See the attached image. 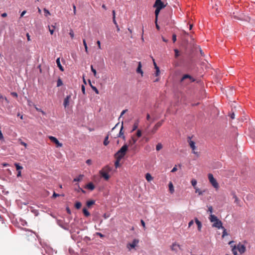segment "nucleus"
Instances as JSON below:
<instances>
[{"label": "nucleus", "mask_w": 255, "mask_h": 255, "mask_svg": "<svg viewBox=\"0 0 255 255\" xmlns=\"http://www.w3.org/2000/svg\"><path fill=\"white\" fill-rule=\"evenodd\" d=\"M213 223H214V224H213V227H216L218 229L224 228V227L222 226V222L220 220H219V219L217 220V221H215Z\"/></svg>", "instance_id": "9b49d317"}, {"label": "nucleus", "mask_w": 255, "mask_h": 255, "mask_svg": "<svg viewBox=\"0 0 255 255\" xmlns=\"http://www.w3.org/2000/svg\"><path fill=\"white\" fill-rule=\"evenodd\" d=\"M194 224V221L193 220H191L189 222V223H188V228H190V227H191V226H192Z\"/></svg>", "instance_id": "de8ad7c7"}, {"label": "nucleus", "mask_w": 255, "mask_h": 255, "mask_svg": "<svg viewBox=\"0 0 255 255\" xmlns=\"http://www.w3.org/2000/svg\"><path fill=\"white\" fill-rule=\"evenodd\" d=\"M3 139H4V137H3V134H2L1 130H0V140H3Z\"/></svg>", "instance_id": "6e6d98bb"}, {"label": "nucleus", "mask_w": 255, "mask_h": 255, "mask_svg": "<svg viewBox=\"0 0 255 255\" xmlns=\"http://www.w3.org/2000/svg\"><path fill=\"white\" fill-rule=\"evenodd\" d=\"M172 40L173 42H175L176 41V35L175 34L172 35Z\"/></svg>", "instance_id": "a18cd8bd"}, {"label": "nucleus", "mask_w": 255, "mask_h": 255, "mask_svg": "<svg viewBox=\"0 0 255 255\" xmlns=\"http://www.w3.org/2000/svg\"><path fill=\"white\" fill-rule=\"evenodd\" d=\"M127 111H128V110H123V111L122 112L121 114L120 117H121L122 116H123V115H124V114H125L127 112Z\"/></svg>", "instance_id": "052dcab7"}, {"label": "nucleus", "mask_w": 255, "mask_h": 255, "mask_svg": "<svg viewBox=\"0 0 255 255\" xmlns=\"http://www.w3.org/2000/svg\"><path fill=\"white\" fill-rule=\"evenodd\" d=\"M48 28L50 34L52 35L53 34L54 31L55 29V26L54 25L49 26L48 25Z\"/></svg>", "instance_id": "412c9836"}, {"label": "nucleus", "mask_w": 255, "mask_h": 255, "mask_svg": "<svg viewBox=\"0 0 255 255\" xmlns=\"http://www.w3.org/2000/svg\"><path fill=\"white\" fill-rule=\"evenodd\" d=\"M237 250L241 254H242L246 251V247L244 245H242L241 244H239L237 246H235L232 249V252L234 255H238Z\"/></svg>", "instance_id": "7ed1b4c3"}, {"label": "nucleus", "mask_w": 255, "mask_h": 255, "mask_svg": "<svg viewBox=\"0 0 255 255\" xmlns=\"http://www.w3.org/2000/svg\"><path fill=\"white\" fill-rule=\"evenodd\" d=\"M128 148V145L126 144H124L115 154V157L116 159H122L126 155Z\"/></svg>", "instance_id": "f257e3e1"}, {"label": "nucleus", "mask_w": 255, "mask_h": 255, "mask_svg": "<svg viewBox=\"0 0 255 255\" xmlns=\"http://www.w3.org/2000/svg\"><path fill=\"white\" fill-rule=\"evenodd\" d=\"M208 211L211 214H212V213H213V207H212V206H208Z\"/></svg>", "instance_id": "58836bf2"}, {"label": "nucleus", "mask_w": 255, "mask_h": 255, "mask_svg": "<svg viewBox=\"0 0 255 255\" xmlns=\"http://www.w3.org/2000/svg\"><path fill=\"white\" fill-rule=\"evenodd\" d=\"M89 83H90V85L92 88V89L95 92V93L97 94H99V91L97 89V88L95 86H93L92 85L91 83V82L90 81H89Z\"/></svg>", "instance_id": "7c9ffc66"}, {"label": "nucleus", "mask_w": 255, "mask_h": 255, "mask_svg": "<svg viewBox=\"0 0 255 255\" xmlns=\"http://www.w3.org/2000/svg\"><path fill=\"white\" fill-rule=\"evenodd\" d=\"M177 170V169L176 168V166L175 165L173 168L171 170V172H175V171H176Z\"/></svg>", "instance_id": "bf43d9fd"}, {"label": "nucleus", "mask_w": 255, "mask_h": 255, "mask_svg": "<svg viewBox=\"0 0 255 255\" xmlns=\"http://www.w3.org/2000/svg\"><path fill=\"white\" fill-rule=\"evenodd\" d=\"M96 235L99 236L101 238H103L104 237V235L101 233L97 232L96 233Z\"/></svg>", "instance_id": "49530a36"}, {"label": "nucleus", "mask_w": 255, "mask_h": 255, "mask_svg": "<svg viewBox=\"0 0 255 255\" xmlns=\"http://www.w3.org/2000/svg\"><path fill=\"white\" fill-rule=\"evenodd\" d=\"M141 63L139 62L138 63V67L136 69V72L138 73H140L141 76H143V71L141 70Z\"/></svg>", "instance_id": "dca6fc26"}, {"label": "nucleus", "mask_w": 255, "mask_h": 255, "mask_svg": "<svg viewBox=\"0 0 255 255\" xmlns=\"http://www.w3.org/2000/svg\"><path fill=\"white\" fill-rule=\"evenodd\" d=\"M162 148V145L160 143H158L156 146V149L157 151L160 150Z\"/></svg>", "instance_id": "72a5a7b5"}, {"label": "nucleus", "mask_w": 255, "mask_h": 255, "mask_svg": "<svg viewBox=\"0 0 255 255\" xmlns=\"http://www.w3.org/2000/svg\"><path fill=\"white\" fill-rule=\"evenodd\" d=\"M86 162L87 164L91 165L92 164V160L91 159H87Z\"/></svg>", "instance_id": "864d4df0"}, {"label": "nucleus", "mask_w": 255, "mask_h": 255, "mask_svg": "<svg viewBox=\"0 0 255 255\" xmlns=\"http://www.w3.org/2000/svg\"><path fill=\"white\" fill-rule=\"evenodd\" d=\"M109 135H107L105 138V139H104V142H103V144L106 146L109 143Z\"/></svg>", "instance_id": "a878e982"}, {"label": "nucleus", "mask_w": 255, "mask_h": 255, "mask_svg": "<svg viewBox=\"0 0 255 255\" xmlns=\"http://www.w3.org/2000/svg\"><path fill=\"white\" fill-rule=\"evenodd\" d=\"M186 79H189L190 82L195 81V79L193 78L192 76L188 74H185L181 78V82H183L184 80Z\"/></svg>", "instance_id": "ddd939ff"}, {"label": "nucleus", "mask_w": 255, "mask_h": 255, "mask_svg": "<svg viewBox=\"0 0 255 255\" xmlns=\"http://www.w3.org/2000/svg\"><path fill=\"white\" fill-rule=\"evenodd\" d=\"M121 159H117L116 161L115 162V165L116 168H117L119 165V162Z\"/></svg>", "instance_id": "79ce46f5"}, {"label": "nucleus", "mask_w": 255, "mask_h": 255, "mask_svg": "<svg viewBox=\"0 0 255 255\" xmlns=\"http://www.w3.org/2000/svg\"><path fill=\"white\" fill-rule=\"evenodd\" d=\"M141 223L142 226L143 227V228H145V223L143 221V220H141Z\"/></svg>", "instance_id": "e2e57ef3"}, {"label": "nucleus", "mask_w": 255, "mask_h": 255, "mask_svg": "<svg viewBox=\"0 0 255 255\" xmlns=\"http://www.w3.org/2000/svg\"><path fill=\"white\" fill-rule=\"evenodd\" d=\"M145 178L147 181H150L151 180H152V177L149 173H146L145 174Z\"/></svg>", "instance_id": "b1692460"}, {"label": "nucleus", "mask_w": 255, "mask_h": 255, "mask_svg": "<svg viewBox=\"0 0 255 255\" xmlns=\"http://www.w3.org/2000/svg\"><path fill=\"white\" fill-rule=\"evenodd\" d=\"M83 45H84V47L87 46V43H86V40L85 39H84L83 40Z\"/></svg>", "instance_id": "0e129e2a"}, {"label": "nucleus", "mask_w": 255, "mask_h": 255, "mask_svg": "<svg viewBox=\"0 0 255 255\" xmlns=\"http://www.w3.org/2000/svg\"><path fill=\"white\" fill-rule=\"evenodd\" d=\"M174 51H175V57H178V56L179 55V51L177 49H175Z\"/></svg>", "instance_id": "37998d69"}, {"label": "nucleus", "mask_w": 255, "mask_h": 255, "mask_svg": "<svg viewBox=\"0 0 255 255\" xmlns=\"http://www.w3.org/2000/svg\"><path fill=\"white\" fill-rule=\"evenodd\" d=\"M26 37H27V40L28 41L31 40L30 38V35H29V33H27L26 34Z\"/></svg>", "instance_id": "680f3d73"}, {"label": "nucleus", "mask_w": 255, "mask_h": 255, "mask_svg": "<svg viewBox=\"0 0 255 255\" xmlns=\"http://www.w3.org/2000/svg\"><path fill=\"white\" fill-rule=\"evenodd\" d=\"M86 188L92 191L95 189V186L92 182H90L86 185Z\"/></svg>", "instance_id": "6ab92c4d"}, {"label": "nucleus", "mask_w": 255, "mask_h": 255, "mask_svg": "<svg viewBox=\"0 0 255 255\" xmlns=\"http://www.w3.org/2000/svg\"><path fill=\"white\" fill-rule=\"evenodd\" d=\"M138 125V121H137V122L134 123V124H133V126L132 131L135 130V129H136L137 128Z\"/></svg>", "instance_id": "c756f323"}, {"label": "nucleus", "mask_w": 255, "mask_h": 255, "mask_svg": "<svg viewBox=\"0 0 255 255\" xmlns=\"http://www.w3.org/2000/svg\"><path fill=\"white\" fill-rule=\"evenodd\" d=\"M169 189L171 193H173L174 191V187L171 182L169 183Z\"/></svg>", "instance_id": "4be33fe9"}, {"label": "nucleus", "mask_w": 255, "mask_h": 255, "mask_svg": "<svg viewBox=\"0 0 255 255\" xmlns=\"http://www.w3.org/2000/svg\"><path fill=\"white\" fill-rule=\"evenodd\" d=\"M170 249L172 251L175 252V253H177L178 251V250L181 249L180 245L177 244V243L175 242L173 243L172 245L170 246Z\"/></svg>", "instance_id": "1a4fd4ad"}, {"label": "nucleus", "mask_w": 255, "mask_h": 255, "mask_svg": "<svg viewBox=\"0 0 255 255\" xmlns=\"http://www.w3.org/2000/svg\"><path fill=\"white\" fill-rule=\"evenodd\" d=\"M71 98V96L70 95H68L66 96V97L64 99V102H63V106L65 108H67L69 105V102Z\"/></svg>", "instance_id": "9d476101"}, {"label": "nucleus", "mask_w": 255, "mask_h": 255, "mask_svg": "<svg viewBox=\"0 0 255 255\" xmlns=\"http://www.w3.org/2000/svg\"><path fill=\"white\" fill-rule=\"evenodd\" d=\"M81 89H82V93H83V94L85 95V87L84 85L82 86Z\"/></svg>", "instance_id": "09e8293b"}, {"label": "nucleus", "mask_w": 255, "mask_h": 255, "mask_svg": "<svg viewBox=\"0 0 255 255\" xmlns=\"http://www.w3.org/2000/svg\"><path fill=\"white\" fill-rule=\"evenodd\" d=\"M222 229H223L222 237L224 238L225 236H227L228 234L226 232V230L225 229V228L224 227V228H222Z\"/></svg>", "instance_id": "4c0bfd02"}, {"label": "nucleus", "mask_w": 255, "mask_h": 255, "mask_svg": "<svg viewBox=\"0 0 255 255\" xmlns=\"http://www.w3.org/2000/svg\"><path fill=\"white\" fill-rule=\"evenodd\" d=\"M112 169L109 166H106L100 171V175L103 177L106 180H109L110 176L108 173L111 171Z\"/></svg>", "instance_id": "f03ea898"}, {"label": "nucleus", "mask_w": 255, "mask_h": 255, "mask_svg": "<svg viewBox=\"0 0 255 255\" xmlns=\"http://www.w3.org/2000/svg\"><path fill=\"white\" fill-rule=\"evenodd\" d=\"M137 141V139L135 138L134 137L132 136L131 139L128 141V146L132 147L133 145L135 144Z\"/></svg>", "instance_id": "4468645a"}, {"label": "nucleus", "mask_w": 255, "mask_h": 255, "mask_svg": "<svg viewBox=\"0 0 255 255\" xmlns=\"http://www.w3.org/2000/svg\"><path fill=\"white\" fill-rule=\"evenodd\" d=\"M192 185L196 188V185L197 184V181L195 179H192L191 181Z\"/></svg>", "instance_id": "c9c22d12"}, {"label": "nucleus", "mask_w": 255, "mask_h": 255, "mask_svg": "<svg viewBox=\"0 0 255 255\" xmlns=\"http://www.w3.org/2000/svg\"><path fill=\"white\" fill-rule=\"evenodd\" d=\"M95 204V201L94 200H89L86 203V205L87 207H90L92 205H94Z\"/></svg>", "instance_id": "393cba45"}, {"label": "nucleus", "mask_w": 255, "mask_h": 255, "mask_svg": "<svg viewBox=\"0 0 255 255\" xmlns=\"http://www.w3.org/2000/svg\"><path fill=\"white\" fill-rule=\"evenodd\" d=\"M123 123H122V125L119 134H118L117 136L118 137H122L124 139H125V136L124 135V132L123 131Z\"/></svg>", "instance_id": "f3484780"}, {"label": "nucleus", "mask_w": 255, "mask_h": 255, "mask_svg": "<svg viewBox=\"0 0 255 255\" xmlns=\"http://www.w3.org/2000/svg\"><path fill=\"white\" fill-rule=\"evenodd\" d=\"M69 35H70V37L72 39H73L74 37V33L73 31L71 29L70 30Z\"/></svg>", "instance_id": "ea45409f"}, {"label": "nucleus", "mask_w": 255, "mask_h": 255, "mask_svg": "<svg viewBox=\"0 0 255 255\" xmlns=\"http://www.w3.org/2000/svg\"><path fill=\"white\" fill-rule=\"evenodd\" d=\"M234 198L235 199V202L236 203H238V201H239V199L238 198V197H237L236 195H234Z\"/></svg>", "instance_id": "603ef678"}, {"label": "nucleus", "mask_w": 255, "mask_h": 255, "mask_svg": "<svg viewBox=\"0 0 255 255\" xmlns=\"http://www.w3.org/2000/svg\"><path fill=\"white\" fill-rule=\"evenodd\" d=\"M73 13H74V14L75 15L76 14V6L74 4H73Z\"/></svg>", "instance_id": "3c124183"}, {"label": "nucleus", "mask_w": 255, "mask_h": 255, "mask_svg": "<svg viewBox=\"0 0 255 255\" xmlns=\"http://www.w3.org/2000/svg\"><path fill=\"white\" fill-rule=\"evenodd\" d=\"M113 22L118 27V23L116 20V17H113Z\"/></svg>", "instance_id": "13d9d810"}, {"label": "nucleus", "mask_w": 255, "mask_h": 255, "mask_svg": "<svg viewBox=\"0 0 255 255\" xmlns=\"http://www.w3.org/2000/svg\"><path fill=\"white\" fill-rule=\"evenodd\" d=\"M56 63H57V66L58 67L59 69L61 71H64V68L63 67V66L61 65V64L60 63V58H58L56 59Z\"/></svg>", "instance_id": "a211bd4d"}, {"label": "nucleus", "mask_w": 255, "mask_h": 255, "mask_svg": "<svg viewBox=\"0 0 255 255\" xmlns=\"http://www.w3.org/2000/svg\"><path fill=\"white\" fill-rule=\"evenodd\" d=\"M63 85L62 81L61 80V78L59 77L58 79V80L57 81V86L60 87Z\"/></svg>", "instance_id": "c85d7f7f"}, {"label": "nucleus", "mask_w": 255, "mask_h": 255, "mask_svg": "<svg viewBox=\"0 0 255 255\" xmlns=\"http://www.w3.org/2000/svg\"><path fill=\"white\" fill-rule=\"evenodd\" d=\"M83 177V175H80L78 177L74 178L73 181H74V182L80 181L82 179Z\"/></svg>", "instance_id": "cd10ccee"}, {"label": "nucleus", "mask_w": 255, "mask_h": 255, "mask_svg": "<svg viewBox=\"0 0 255 255\" xmlns=\"http://www.w3.org/2000/svg\"><path fill=\"white\" fill-rule=\"evenodd\" d=\"M44 12L45 13V16H47V15H50V12L48 10H47V9L46 8H44Z\"/></svg>", "instance_id": "a19ab883"}, {"label": "nucleus", "mask_w": 255, "mask_h": 255, "mask_svg": "<svg viewBox=\"0 0 255 255\" xmlns=\"http://www.w3.org/2000/svg\"><path fill=\"white\" fill-rule=\"evenodd\" d=\"M208 179L210 182L214 187L216 188H218L219 187L218 183H217L216 180L214 178L212 174L210 173L208 174Z\"/></svg>", "instance_id": "39448f33"}, {"label": "nucleus", "mask_w": 255, "mask_h": 255, "mask_svg": "<svg viewBox=\"0 0 255 255\" xmlns=\"http://www.w3.org/2000/svg\"><path fill=\"white\" fill-rule=\"evenodd\" d=\"M82 204L80 202H77L75 204V207L77 209H79L81 207Z\"/></svg>", "instance_id": "2f4dec72"}, {"label": "nucleus", "mask_w": 255, "mask_h": 255, "mask_svg": "<svg viewBox=\"0 0 255 255\" xmlns=\"http://www.w3.org/2000/svg\"><path fill=\"white\" fill-rule=\"evenodd\" d=\"M164 121L162 120L157 123L155 124V125L153 127V128L151 130V131L147 132V134H154L158 129V128L162 125L163 123H164Z\"/></svg>", "instance_id": "20e7f679"}, {"label": "nucleus", "mask_w": 255, "mask_h": 255, "mask_svg": "<svg viewBox=\"0 0 255 255\" xmlns=\"http://www.w3.org/2000/svg\"><path fill=\"white\" fill-rule=\"evenodd\" d=\"M166 6V5L164 4L163 2L161 1V0H156L153 7H157L158 8H160V9L163 8Z\"/></svg>", "instance_id": "0eeeda50"}, {"label": "nucleus", "mask_w": 255, "mask_h": 255, "mask_svg": "<svg viewBox=\"0 0 255 255\" xmlns=\"http://www.w3.org/2000/svg\"><path fill=\"white\" fill-rule=\"evenodd\" d=\"M49 139L53 142V143H55L57 147H62L63 144L62 143L59 142L58 140L55 137L52 136H49Z\"/></svg>", "instance_id": "6e6552de"}, {"label": "nucleus", "mask_w": 255, "mask_h": 255, "mask_svg": "<svg viewBox=\"0 0 255 255\" xmlns=\"http://www.w3.org/2000/svg\"><path fill=\"white\" fill-rule=\"evenodd\" d=\"M136 136L138 137H139L141 136V134H142V133H141V131L140 130V129H138L137 130V132H136Z\"/></svg>", "instance_id": "e433bc0d"}, {"label": "nucleus", "mask_w": 255, "mask_h": 255, "mask_svg": "<svg viewBox=\"0 0 255 255\" xmlns=\"http://www.w3.org/2000/svg\"><path fill=\"white\" fill-rule=\"evenodd\" d=\"M159 73H160L159 68H156V72H155V76H158L159 75Z\"/></svg>", "instance_id": "c03bdc74"}, {"label": "nucleus", "mask_w": 255, "mask_h": 255, "mask_svg": "<svg viewBox=\"0 0 255 255\" xmlns=\"http://www.w3.org/2000/svg\"><path fill=\"white\" fill-rule=\"evenodd\" d=\"M97 44L98 45V48L101 49V42L99 40H98L97 42Z\"/></svg>", "instance_id": "5fc2aeb1"}, {"label": "nucleus", "mask_w": 255, "mask_h": 255, "mask_svg": "<svg viewBox=\"0 0 255 255\" xmlns=\"http://www.w3.org/2000/svg\"><path fill=\"white\" fill-rule=\"evenodd\" d=\"M194 220L196 224L197 225L198 230L199 231H201L202 226L201 222L197 218H195Z\"/></svg>", "instance_id": "2eb2a0df"}, {"label": "nucleus", "mask_w": 255, "mask_h": 255, "mask_svg": "<svg viewBox=\"0 0 255 255\" xmlns=\"http://www.w3.org/2000/svg\"><path fill=\"white\" fill-rule=\"evenodd\" d=\"M60 196V195H59V194H57V193H56L55 192H54V193H53V194L52 197H53V198H56V197H58V196Z\"/></svg>", "instance_id": "4d7b16f0"}, {"label": "nucleus", "mask_w": 255, "mask_h": 255, "mask_svg": "<svg viewBox=\"0 0 255 255\" xmlns=\"http://www.w3.org/2000/svg\"><path fill=\"white\" fill-rule=\"evenodd\" d=\"M83 212L86 217H89L90 215L89 212L85 208L83 209Z\"/></svg>", "instance_id": "5701e85b"}, {"label": "nucleus", "mask_w": 255, "mask_h": 255, "mask_svg": "<svg viewBox=\"0 0 255 255\" xmlns=\"http://www.w3.org/2000/svg\"><path fill=\"white\" fill-rule=\"evenodd\" d=\"M230 117L232 119H235V114L234 113H233L231 116H230Z\"/></svg>", "instance_id": "338daca9"}, {"label": "nucleus", "mask_w": 255, "mask_h": 255, "mask_svg": "<svg viewBox=\"0 0 255 255\" xmlns=\"http://www.w3.org/2000/svg\"><path fill=\"white\" fill-rule=\"evenodd\" d=\"M14 165L17 170H19L23 168V167L21 166H20L19 163H14Z\"/></svg>", "instance_id": "473e14b6"}, {"label": "nucleus", "mask_w": 255, "mask_h": 255, "mask_svg": "<svg viewBox=\"0 0 255 255\" xmlns=\"http://www.w3.org/2000/svg\"><path fill=\"white\" fill-rule=\"evenodd\" d=\"M91 71H92V72L94 74V75L95 77H96V76H97V72H96V69H95L94 68H93V65H91Z\"/></svg>", "instance_id": "f704fd0d"}, {"label": "nucleus", "mask_w": 255, "mask_h": 255, "mask_svg": "<svg viewBox=\"0 0 255 255\" xmlns=\"http://www.w3.org/2000/svg\"><path fill=\"white\" fill-rule=\"evenodd\" d=\"M188 142L190 146L192 148L193 150V153L194 154H197V152L195 151V149L196 148L195 146V143L193 141L191 140L190 139L188 140Z\"/></svg>", "instance_id": "f8f14e48"}, {"label": "nucleus", "mask_w": 255, "mask_h": 255, "mask_svg": "<svg viewBox=\"0 0 255 255\" xmlns=\"http://www.w3.org/2000/svg\"><path fill=\"white\" fill-rule=\"evenodd\" d=\"M66 211H67V212L69 214H71V211H70V209H69V208L67 207L66 208Z\"/></svg>", "instance_id": "774afa93"}, {"label": "nucleus", "mask_w": 255, "mask_h": 255, "mask_svg": "<svg viewBox=\"0 0 255 255\" xmlns=\"http://www.w3.org/2000/svg\"><path fill=\"white\" fill-rule=\"evenodd\" d=\"M81 191L82 193H85V191L83 189H82L81 188H80V187H79V190H78V191Z\"/></svg>", "instance_id": "69168bd1"}, {"label": "nucleus", "mask_w": 255, "mask_h": 255, "mask_svg": "<svg viewBox=\"0 0 255 255\" xmlns=\"http://www.w3.org/2000/svg\"><path fill=\"white\" fill-rule=\"evenodd\" d=\"M11 95L15 98H17L18 96V95L16 92H11Z\"/></svg>", "instance_id": "8fccbe9b"}, {"label": "nucleus", "mask_w": 255, "mask_h": 255, "mask_svg": "<svg viewBox=\"0 0 255 255\" xmlns=\"http://www.w3.org/2000/svg\"><path fill=\"white\" fill-rule=\"evenodd\" d=\"M160 8H158L157 7H156V9L155 10V20H157V17H158V15L159 14V13L160 11Z\"/></svg>", "instance_id": "bb28decb"}, {"label": "nucleus", "mask_w": 255, "mask_h": 255, "mask_svg": "<svg viewBox=\"0 0 255 255\" xmlns=\"http://www.w3.org/2000/svg\"><path fill=\"white\" fill-rule=\"evenodd\" d=\"M209 218L210 222H213V223L215 221H217V220H218L217 217L215 215H213V214H211L210 216V217Z\"/></svg>", "instance_id": "aec40b11"}, {"label": "nucleus", "mask_w": 255, "mask_h": 255, "mask_svg": "<svg viewBox=\"0 0 255 255\" xmlns=\"http://www.w3.org/2000/svg\"><path fill=\"white\" fill-rule=\"evenodd\" d=\"M139 243V240L134 239L131 243H128L127 245V248L130 251L131 249H134Z\"/></svg>", "instance_id": "423d86ee"}]
</instances>
